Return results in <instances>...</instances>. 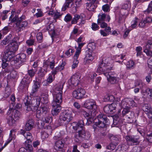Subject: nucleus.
<instances>
[{
  "instance_id": "55",
  "label": "nucleus",
  "mask_w": 152,
  "mask_h": 152,
  "mask_svg": "<svg viewBox=\"0 0 152 152\" xmlns=\"http://www.w3.org/2000/svg\"><path fill=\"white\" fill-rule=\"evenodd\" d=\"M138 21V19L136 18L134 20H133L132 22V25L131 27L134 28H135L137 26V23Z\"/></svg>"
},
{
  "instance_id": "61",
  "label": "nucleus",
  "mask_w": 152,
  "mask_h": 152,
  "mask_svg": "<svg viewBox=\"0 0 152 152\" xmlns=\"http://www.w3.org/2000/svg\"><path fill=\"white\" fill-rule=\"evenodd\" d=\"M72 18V17L71 15L70 14H68L65 16L64 20L65 21L68 22L70 21L71 20Z\"/></svg>"
},
{
  "instance_id": "26",
  "label": "nucleus",
  "mask_w": 152,
  "mask_h": 152,
  "mask_svg": "<svg viewBox=\"0 0 152 152\" xmlns=\"http://www.w3.org/2000/svg\"><path fill=\"white\" fill-rule=\"evenodd\" d=\"M112 72L109 73L105 76L107 77V80L111 84H114L118 81V78L113 76L112 74Z\"/></svg>"
},
{
  "instance_id": "51",
  "label": "nucleus",
  "mask_w": 152,
  "mask_h": 152,
  "mask_svg": "<svg viewBox=\"0 0 152 152\" xmlns=\"http://www.w3.org/2000/svg\"><path fill=\"white\" fill-rule=\"evenodd\" d=\"M81 4V0H76L75 4H73L74 7L75 9L76 10L77 7H80Z\"/></svg>"
},
{
  "instance_id": "33",
  "label": "nucleus",
  "mask_w": 152,
  "mask_h": 152,
  "mask_svg": "<svg viewBox=\"0 0 152 152\" xmlns=\"http://www.w3.org/2000/svg\"><path fill=\"white\" fill-rule=\"evenodd\" d=\"M55 65L54 61L53 60L51 61H50L49 60H47L45 62L43 66L44 67H47L49 66L50 68L52 69L54 68Z\"/></svg>"
},
{
  "instance_id": "34",
  "label": "nucleus",
  "mask_w": 152,
  "mask_h": 152,
  "mask_svg": "<svg viewBox=\"0 0 152 152\" xmlns=\"http://www.w3.org/2000/svg\"><path fill=\"white\" fill-rule=\"evenodd\" d=\"M65 82L64 81L60 82L56 86L54 90L57 91H62L63 86L65 84Z\"/></svg>"
},
{
  "instance_id": "15",
  "label": "nucleus",
  "mask_w": 152,
  "mask_h": 152,
  "mask_svg": "<svg viewBox=\"0 0 152 152\" xmlns=\"http://www.w3.org/2000/svg\"><path fill=\"white\" fill-rule=\"evenodd\" d=\"M60 103L53 102L52 103V106L51 113L53 115H58L60 111L61 108L60 105Z\"/></svg>"
},
{
  "instance_id": "40",
  "label": "nucleus",
  "mask_w": 152,
  "mask_h": 152,
  "mask_svg": "<svg viewBox=\"0 0 152 152\" xmlns=\"http://www.w3.org/2000/svg\"><path fill=\"white\" fill-rule=\"evenodd\" d=\"M126 66L127 69H133L135 66L134 62L132 60L129 61L127 63Z\"/></svg>"
},
{
  "instance_id": "43",
  "label": "nucleus",
  "mask_w": 152,
  "mask_h": 152,
  "mask_svg": "<svg viewBox=\"0 0 152 152\" xmlns=\"http://www.w3.org/2000/svg\"><path fill=\"white\" fill-rule=\"evenodd\" d=\"M109 137L113 143H118L117 142L118 140V138L117 136L110 134L109 135Z\"/></svg>"
},
{
  "instance_id": "36",
  "label": "nucleus",
  "mask_w": 152,
  "mask_h": 152,
  "mask_svg": "<svg viewBox=\"0 0 152 152\" xmlns=\"http://www.w3.org/2000/svg\"><path fill=\"white\" fill-rule=\"evenodd\" d=\"M96 7L97 6L96 4H93L91 3L86 4V8L90 11H93Z\"/></svg>"
},
{
  "instance_id": "7",
  "label": "nucleus",
  "mask_w": 152,
  "mask_h": 152,
  "mask_svg": "<svg viewBox=\"0 0 152 152\" xmlns=\"http://www.w3.org/2000/svg\"><path fill=\"white\" fill-rule=\"evenodd\" d=\"M97 119L98 121L95 122L96 126L99 128L104 127L107 122V116L104 114H100L98 116Z\"/></svg>"
},
{
  "instance_id": "13",
  "label": "nucleus",
  "mask_w": 152,
  "mask_h": 152,
  "mask_svg": "<svg viewBox=\"0 0 152 152\" xmlns=\"http://www.w3.org/2000/svg\"><path fill=\"white\" fill-rule=\"evenodd\" d=\"M14 53L12 51L8 50L4 52L2 58V61L4 62L10 61L14 57Z\"/></svg>"
},
{
  "instance_id": "28",
  "label": "nucleus",
  "mask_w": 152,
  "mask_h": 152,
  "mask_svg": "<svg viewBox=\"0 0 152 152\" xmlns=\"http://www.w3.org/2000/svg\"><path fill=\"white\" fill-rule=\"evenodd\" d=\"M34 125L33 120L32 119L29 120L26 123L25 129L26 131L30 130L33 128Z\"/></svg>"
},
{
  "instance_id": "21",
  "label": "nucleus",
  "mask_w": 152,
  "mask_h": 152,
  "mask_svg": "<svg viewBox=\"0 0 152 152\" xmlns=\"http://www.w3.org/2000/svg\"><path fill=\"white\" fill-rule=\"evenodd\" d=\"M47 30L48 31L49 34L51 35V37L53 40L55 37H56V32L54 29V25L52 23H50L47 27Z\"/></svg>"
},
{
  "instance_id": "50",
  "label": "nucleus",
  "mask_w": 152,
  "mask_h": 152,
  "mask_svg": "<svg viewBox=\"0 0 152 152\" xmlns=\"http://www.w3.org/2000/svg\"><path fill=\"white\" fill-rule=\"evenodd\" d=\"M142 50V48L140 46H138L136 48L135 50L137 52V56H140L141 55Z\"/></svg>"
},
{
  "instance_id": "62",
  "label": "nucleus",
  "mask_w": 152,
  "mask_h": 152,
  "mask_svg": "<svg viewBox=\"0 0 152 152\" xmlns=\"http://www.w3.org/2000/svg\"><path fill=\"white\" fill-rule=\"evenodd\" d=\"M10 40L8 38H6L3 40L1 42V45H5L10 42Z\"/></svg>"
},
{
  "instance_id": "4",
  "label": "nucleus",
  "mask_w": 152,
  "mask_h": 152,
  "mask_svg": "<svg viewBox=\"0 0 152 152\" xmlns=\"http://www.w3.org/2000/svg\"><path fill=\"white\" fill-rule=\"evenodd\" d=\"M63 138L62 136H60L59 135H56L53 137V139L55 141L54 147L56 150H62L65 144V141Z\"/></svg>"
},
{
  "instance_id": "54",
  "label": "nucleus",
  "mask_w": 152,
  "mask_h": 152,
  "mask_svg": "<svg viewBox=\"0 0 152 152\" xmlns=\"http://www.w3.org/2000/svg\"><path fill=\"white\" fill-rule=\"evenodd\" d=\"M36 71L34 70L33 69H31L28 71V74L32 78L35 74Z\"/></svg>"
},
{
  "instance_id": "1",
  "label": "nucleus",
  "mask_w": 152,
  "mask_h": 152,
  "mask_svg": "<svg viewBox=\"0 0 152 152\" xmlns=\"http://www.w3.org/2000/svg\"><path fill=\"white\" fill-rule=\"evenodd\" d=\"M23 102L28 111H34L36 110L40 104V99L39 97L36 99L31 100L30 97L26 96L24 98Z\"/></svg>"
},
{
  "instance_id": "29",
  "label": "nucleus",
  "mask_w": 152,
  "mask_h": 152,
  "mask_svg": "<svg viewBox=\"0 0 152 152\" xmlns=\"http://www.w3.org/2000/svg\"><path fill=\"white\" fill-rule=\"evenodd\" d=\"M30 82V81L29 80H28L27 78L26 77L23 78L21 82L20 86L27 89Z\"/></svg>"
},
{
  "instance_id": "6",
  "label": "nucleus",
  "mask_w": 152,
  "mask_h": 152,
  "mask_svg": "<svg viewBox=\"0 0 152 152\" xmlns=\"http://www.w3.org/2000/svg\"><path fill=\"white\" fill-rule=\"evenodd\" d=\"M125 139L127 144L129 145H135L139 144L140 137L137 136L127 135Z\"/></svg>"
},
{
  "instance_id": "2",
  "label": "nucleus",
  "mask_w": 152,
  "mask_h": 152,
  "mask_svg": "<svg viewBox=\"0 0 152 152\" xmlns=\"http://www.w3.org/2000/svg\"><path fill=\"white\" fill-rule=\"evenodd\" d=\"M112 66L110 64L104 63L103 61L102 62L99 64L97 71L99 73H103L106 76L111 72L110 71L112 69Z\"/></svg>"
},
{
  "instance_id": "42",
  "label": "nucleus",
  "mask_w": 152,
  "mask_h": 152,
  "mask_svg": "<svg viewBox=\"0 0 152 152\" xmlns=\"http://www.w3.org/2000/svg\"><path fill=\"white\" fill-rule=\"evenodd\" d=\"M75 141L77 142H80L83 139L82 137L80 135V134L76 132L75 135Z\"/></svg>"
},
{
  "instance_id": "11",
  "label": "nucleus",
  "mask_w": 152,
  "mask_h": 152,
  "mask_svg": "<svg viewBox=\"0 0 152 152\" xmlns=\"http://www.w3.org/2000/svg\"><path fill=\"white\" fill-rule=\"evenodd\" d=\"M49 114L47 108L45 107L41 106L37 109L36 117L39 118L41 116H45Z\"/></svg>"
},
{
  "instance_id": "48",
  "label": "nucleus",
  "mask_w": 152,
  "mask_h": 152,
  "mask_svg": "<svg viewBox=\"0 0 152 152\" xmlns=\"http://www.w3.org/2000/svg\"><path fill=\"white\" fill-rule=\"evenodd\" d=\"M80 18V16L77 14L75 15L72 21V24H75L77 23V20Z\"/></svg>"
},
{
  "instance_id": "46",
  "label": "nucleus",
  "mask_w": 152,
  "mask_h": 152,
  "mask_svg": "<svg viewBox=\"0 0 152 152\" xmlns=\"http://www.w3.org/2000/svg\"><path fill=\"white\" fill-rule=\"evenodd\" d=\"M118 145V143H110L109 145L107 146V148L108 149L111 150H114L116 146Z\"/></svg>"
},
{
  "instance_id": "14",
  "label": "nucleus",
  "mask_w": 152,
  "mask_h": 152,
  "mask_svg": "<svg viewBox=\"0 0 152 152\" xmlns=\"http://www.w3.org/2000/svg\"><path fill=\"white\" fill-rule=\"evenodd\" d=\"M116 105L115 102L111 104H108L106 105L104 108V112L107 113H112L113 111L116 109Z\"/></svg>"
},
{
  "instance_id": "3",
  "label": "nucleus",
  "mask_w": 152,
  "mask_h": 152,
  "mask_svg": "<svg viewBox=\"0 0 152 152\" xmlns=\"http://www.w3.org/2000/svg\"><path fill=\"white\" fill-rule=\"evenodd\" d=\"M73 119L72 114L68 112H63L60 115L59 122L62 125L67 124Z\"/></svg>"
},
{
  "instance_id": "49",
  "label": "nucleus",
  "mask_w": 152,
  "mask_h": 152,
  "mask_svg": "<svg viewBox=\"0 0 152 152\" xmlns=\"http://www.w3.org/2000/svg\"><path fill=\"white\" fill-rule=\"evenodd\" d=\"M81 48L80 47H77V49L75 53V54L74 56V59H77L80 54L81 52Z\"/></svg>"
},
{
  "instance_id": "8",
  "label": "nucleus",
  "mask_w": 152,
  "mask_h": 152,
  "mask_svg": "<svg viewBox=\"0 0 152 152\" xmlns=\"http://www.w3.org/2000/svg\"><path fill=\"white\" fill-rule=\"evenodd\" d=\"M84 107L88 109H92V111L96 112L97 109V106L96 102L92 99H88L84 104Z\"/></svg>"
},
{
  "instance_id": "5",
  "label": "nucleus",
  "mask_w": 152,
  "mask_h": 152,
  "mask_svg": "<svg viewBox=\"0 0 152 152\" xmlns=\"http://www.w3.org/2000/svg\"><path fill=\"white\" fill-rule=\"evenodd\" d=\"M84 126V123L83 120H80L77 123H76L75 124V126H73V129L76 130H77L79 128L81 129V130L80 129L78 130L77 133L80 134V135L83 138H86L85 137L86 132L84 130L83 127Z\"/></svg>"
},
{
  "instance_id": "45",
  "label": "nucleus",
  "mask_w": 152,
  "mask_h": 152,
  "mask_svg": "<svg viewBox=\"0 0 152 152\" xmlns=\"http://www.w3.org/2000/svg\"><path fill=\"white\" fill-rule=\"evenodd\" d=\"M130 0H126L125 3L122 5V9L126 10L131 6Z\"/></svg>"
},
{
  "instance_id": "53",
  "label": "nucleus",
  "mask_w": 152,
  "mask_h": 152,
  "mask_svg": "<svg viewBox=\"0 0 152 152\" xmlns=\"http://www.w3.org/2000/svg\"><path fill=\"white\" fill-rule=\"evenodd\" d=\"M123 108V110L122 111V113L123 116L125 115L130 112V108L129 107Z\"/></svg>"
},
{
  "instance_id": "24",
  "label": "nucleus",
  "mask_w": 152,
  "mask_h": 152,
  "mask_svg": "<svg viewBox=\"0 0 152 152\" xmlns=\"http://www.w3.org/2000/svg\"><path fill=\"white\" fill-rule=\"evenodd\" d=\"M18 24V32L23 31L29 27L28 23L26 21H24L22 22L19 23Z\"/></svg>"
},
{
  "instance_id": "23",
  "label": "nucleus",
  "mask_w": 152,
  "mask_h": 152,
  "mask_svg": "<svg viewBox=\"0 0 152 152\" xmlns=\"http://www.w3.org/2000/svg\"><path fill=\"white\" fill-rule=\"evenodd\" d=\"M12 110H9L7 113V122L10 126H12L15 123V121L13 117V116L11 114Z\"/></svg>"
},
{
  "instance_id": "64",
  "label": "nucleus",
  "mask_w": 152,
  "mask_h": 152,
  "mask_svg": "<svg viewBox=\"0 0 152 152\" xmlns=\"http://www.w3.org/2000/svg\"><path fill=\"white\" fill-rule=\"evenodd\" d=\"M74 59V60L73 62V64L72 65V68L73 69H75L77 67L79 63L78 61L77 60V59Z\"/></svg>"
},
{
  "instance_id": "44",
  "label": "nucleus",
  "mask_w": 152,
  "mask_h": 152,
  "mask_svg": "<svg viewBox=\"0 0 152 152\" xmlns=\"http://www.w3.org/2000/svg\"><path fill=\"white\" fill-rule=\"evenodd\" d=\"M128 100H129L128 101V106L130 107H136L137 106V104L134 102V100L130 98H128Z\"/></svg>"
},
{
  "instance_id": "63",
  "label": "nucleus",
  "mask_w": 152,
  "mask_h": 152,
  "mask_svg": "<svg viewBox=\"0 0 152 152\" xmlns=\"http://www.w3.org/2000/svg\"><path fill=\"white\" fill-rule=\"evenodd\" d=\"M97 23L100 26V27L102 28H105L107 26V24L105 23L104 21L98 22Z\"/></svg>"
},
{
  "instance_id": "56",
  "label": "nucleus",
  "mask_w": 152,
  "mask_h": 152,
  "mask_svg": "<svg viewBox=\"0 0 152 152\" xmlns=\"http://www.w3.org/2000/svg\"><path fill=\"white\" fill-rule=\"evenodd\" d=\"M145 12L148 13L151 12L152 13V1L149 4L147 10L145 11Z\"/></svg>"
},
{
  "instance_id": "39",
  "label": "nucleus",
  "mask_w": 152,
  "mask_h": 152,
  "mask_svg": "<svg viewBox=\"0 0 152 152\" xmlns=\"http://www.w3.org/2000/svg\"><path fill=\"white\" fill-rule=\"evenodd\" d=\"M128 147V145H123L121 146H119L117 150L118 152H126Z\"/></svg>"
},
{
  "instance_id": "18",
  "label": "nucleus",
  "mask_w": 152,
  "mask_h": 152,
  "mask_svg": "<svg viewBox=\"0 0 152 152\" xmlns=\"http://www.w3.org/2000/svg\"><path fill=\"white\" fill-rule=\"evenodd\" d=\"M47 116L45 117L42 118V121H40L38 122V125L39 127L40 128H43L45 124V123H48L52 121L51 116L50 115H46Z\"/></svg>"
},
{
  "instance_id": "59",
  "label": "nucleus",
  "mask_w": 152,
  "mask_h": 152,
  "mask_svg": "<svg viewBox=\"0 0 152 152\" xmlns=\"http://www.w3.org/2000/svg\"><path fill=\"white\" fill-rule=\"evenodd\" d=\"M10 76L13 79H15L17 77V72L15 70L12 71L10 73Z\"/></svg>"
},
{
  "instance_id": "32",
  "label": "nucleus",
  "mask_w": 152,
  "mask_h": 152,
  "mask_svg": "<svg viewBox=\"0 0 152 152\" xmlns=\"http://www.w3.org/2000/svg\"><path fill=\"white\" fill-rule=\"evenodd\" d=\"M54 99L53 102L61 103L62 102V95L53 94Z\"/></svg>"
},
{
  "instance_id": "10",
  "label": "nucleus",
  "mask_w": 152,
  "mask_h": 152,
  "mask_svg": "<svg viewBox=\"0 0 152 152\" xmlns=\"http://www.w3.org/2000/svg\"><path fill=\"white\" fill-rule=\"evenodd\" d=\"M85 93V90L82 88H78L73 91L72 95L76 99H80L84 97Z\"/></svg>"
},
{
  "instance_id": "25",
  "label": "nucleus",
  "mask_w": 152,
  "mask_h": 152,
  "mask_svg": "<svg viewBox=\"0 0 152 152\" xmlns=\"http://www.w3.org/2000/svg\"><path fill=\"white\" fill-rule=\"evenodd\" d=\"M106 19L108 20V22H109L110 19L109 15H106L104 13H100L98 15L97 23L104 21Z\"/></svg>"
},
{
  "instance_id": "22",
  "label": "nucleus",
  "mask_w": 152,
  "mask_h": 152,
  "mask_svg": "<svg viewBox=\"0 0 152 152\" xmlns=\"http://www.w3.org/2000/svg\"><path fill=\"white\" fill-rule=\"evenodd\" d=\"M66 63L65 62H62L61 64L55 68L52 69V74L54 77L55 75L56 74L57 72L63 70L64 68V66L66 65Z\"/></svg>"
},
{
  "instance_id": "58",
  "label": "nucleus",
  "mask_w": 152,
  "mask_h": 152,
  "mask_svg": "<svg viewBox=\"0 0 152 152\" xmlns=\"http://www.w3.org/2000/svg\"><path fill=\"white\" fill-rule=\"evenodd\" d=\"M18 15H16L12 18L10 20H11V22H16V24L18 25Z\"/></svg>"
},
{
  "instance_id": "9",
  "label": "nucleus",
  "mask_w": 152,
  "mask_h": 152,
  "mask_svg": "<svg viewBox=\"0 0 152 152\" xmlns=\"http://www.w3.org/2000/svg\"><path fill=\"white\" fill-rule=\"evenodd\" d=\"M81 75L80 73H76L73 75L70 79L68 80V83L71 86L72 85L76 86L80 82Z\"/></svg>"
},
{
  "instance_id": "37",
  "label": "nucleus",
  "mask_w": 152,
  "mask_h": 152,
  "mask_svg": "<svg viewBox=\"0 0 152 152\" xmlns=\"http://www.w3.org/2000/svg\"><path fill=\"white\" fill-rule=\"evenodd\" d=\"M47 72V69H43L41 68L39 70L37 73L38 76L39 77H43Z\"/></svg>"
},
{
  "instance_id": "47",
  "label": "nucleus",
  "mask_w": 152,
  "mask_h": 152,
  "mask_svg": "<svg viewBox=\"0 0 152 152\" xmlns=\"http://www.w3.org/2000/svg\"><path fill=\"white\" fill-rule=\"evenodd\" d=\"M42 32H39L37 35V39L39 43L41 42L42 41Z\"/></svg>"
},
{
  "instance_id": "41",
  "label": "nucleus",
  "mask_w": 152,
  "mask_h": 152,
  "mask_svg": "<svg viewBox=\"0 0 152 152\" xmlns=\"http://www.w3.org/2000/svg\"><path fill=\"white\" fill-rule=\"evenodd\" d=\"M142 108L146 113L152 110V108L150 105L148 104H145L142 106Z\"/></svg>"
},
{
  "instance_id": "19",
  "label": "nucleus",
  "mask_w": 152,
  "mask_h": 152,
  "mask_svg": "<svg viewBox=\"0 0 152 152\" xmlns=\"http://www.w3.org/2000/svg\"><path fill=\"white\" fill-rule=\"evenodd\" d=\"M20 134L24 136L28 143L31 142L33 140V137L31 134L30 132H26L23 129H21L20 130Z\"/></svg>"
},
{
  "instance_id": "52",
  "label": "nucleus",
  "mask_w": 152,
  "mask_h": 152,
  "mask_svg": "<svg viewBox=\"0 0 152 152\" xmlns=\"http://www.w3.org/2000/svg\"><path fill=\"white\" fill-rule=\"evenodd\" d=\"M102 9L105 12H109L110 10V6L108 4H106L102 6Z\"/></svg>"
},
{
  "instance_id": "57",
  "label": "nucleus",
  "mask_w": 152,
  "mask_h": 152,
  "mask_svg": "<svg viewBox=\"0 0 152 152\" xmlns=\"http://www.w3.org/2000/svg\"><path fill=\"white\" fill-rule=\"evenodd\" d=\"M11 91L10 88L9 87H7L6 88V90L5 92L4 96L6 97H8L10 94Z\"/></svg>"
},
{
  "instance_id": "16",
  "label": "nucleus",
  "mask_w": 152,
  "mask_h": 152,
  "mask_svg": "<svg viewBox=\"0 0 152 152\" xmlns=\"http://www.w3.org/2000/svg\"><path fill=\"white\" fill-rule=\"evenodd\" d=\"M38 80L36 79L35 81L34 80V83L32 88V91L30 93V96H35L36 93L38 91V89L39 88L40 85L39 82L41 80L40 78H38Z\"/></svg>"
},
{
  "instance_id": "38",
  "label": "nucleus",
  "mask_w": 152,
  "mask_h": 152,
  "mask_svg": "<svg viewBox=\"0 0 152 152\" xmlns=\"http://www.w3.org/2000/svg\"><path fill=\"white\" fill-rule=\"evenodd\" d=\"M152 45V41L151 40H148L147 42L145 43V45L143 47V51L150 50Z\"/></svg>"
},
{
  "instance_id": "31",
  "label": "nucleus",
  "mask_w": 152,
  "mask_h": 152,
  "mask_svg": "<svg viewBox=\"0 0 152 152\" xmlns=\"http://www.w3.org/2000/svg\"><path fill=\"white\" fill-rule=\"evenodd\" d=\"M72 0H66L64 5L62 8L63 11H65L67 8L72 7L73 4Z\"/></svg>"
},
{
  "instance_id": "20",
  "label": "nucleus",
  "mask_w": 152,
  "mask_h": 152,
  "mask_svg": "<svg viewBox=\"0 0 152 152\" xmlns=\"http://www.w3.org/2000/svg\"><path fill=\"white\" fill-rule=\"evenodd\" d=\"M80 114L83 115L86 118H93L96 115V112L93 111H90L88 112L85 111L83 109H81L80 111Z\"/></svg>"
},
{
  "instance_id": "60",
  "label": "nucleus",
  "mask_w": 152,
  "mask_h": 152,
  "mask_svg": "<svg viewBox=\"0 0 152 152\" xmlns=\"http://www.w3.org/2000/svg\"><path fill=\"white\" fill-rule=\"evenodd\" d=\"M91 28L94 31H96L99 29V26L96 23H93L92 24Z\"/></svg>"
},
{
  "instance_id": "30",
  "label": "nucleus",
  "mask_w": 152,
  "mask_h": 152,
  "mask_svg": "<svg viewBox=\"0 0 152 152\" xmlns=\"http://www.w3.org/2000/svg\"><path fill=\"white\" fill-rule=\"evenodd\" d=\"M10 50L12 52L17 50L18 48V45L16 42H12L9 44Z\"/></svg>"
},
{
  "instance_id": "17",
  "label": "nucleus",
  "mask_w": 152,
  "mask_h": 152,
  "mask_svg": "<svg viewBox=\"0 0 152 152\" xmlns=\"http://www.w3.org/2000/svg\"><path fill=\"white\" fill-rule=\"evenodd\" d=\"M94 59V57L92 55L90 49H88L86 52L85 57L84 58V63L85 64H88Z\"/></svg>"
},
{
  "instance_id": "35",
  "label": "nucleus",
  "mask_w": 152,
  "mask_h": 152,
  "mask_svg": "<svg viewBox=\"0 0 152 152\" xmlns=\"http://www.w3.org/2000/svg\"><path fill=\"white\" fill-rule=\"evenodd\" d=\"M128 98H126L122 100L120 103H117V104H119L121 107L123 108L129 107L128 104Z\"/></svg>"
},
{
  "instance_id": "27",
  "label": "nucleus",
  "mask_w": 152,
  "mask_h": 152,
  "mask_svg": "<svg viewBox=\"0 0 152 152\" xmlns=\"http://www.w3.org/2000/svg\"><path fill=\"white\" fill-rule=\"evenodd\" d=\"M135 86H139L140 89L141 90L142 93H145L148 91V89L145 90L146 85L145 83L142 82L141 80H139L137 81L136 83Z\"/></svg>"
},
{
  "instance_id": "12",
  "label": "nucleus",
  "mask_w": 152,
  "mask_h": 152,
  "mask_svg": "<svg viewBox=\"0 0 152 152\" xmlns=\"http://www.w3.org/2000/svg\"><path fill=\"white\" fill-rule=\"evenodd\" d=\"M26 55L23 53L20 54L16 56V59L15 62V66H17L19 65L18 67H20L19 65L21 64L26 62Z\"/></svg>"
}]
</instances>
